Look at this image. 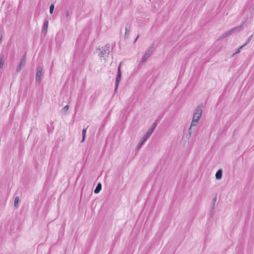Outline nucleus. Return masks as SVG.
Wrapping results in <instances>:
<instances>
[{
    "instance_id": "nucleus-1",
    "label": "nucleus",
    "mask_w": 254,
    "mask_h": 254,
    "mask_svg": "<svg viewBox=\"0 0 254 254\" xmlns=\"http://www.w3.org/2000/svg\"><path fill=\"white\" fill-rule=\"evenodd\" d=\"M202 112V110L201 109V107H200L199 106H197L193 113L192 120L191 121L190 127L189 129L190 136L191 135V129L192 127L195 126L197 125L200 117H201Z\"/></svg>"
},
{
    "instance_id": "nucleus-2",
    "label": "nucleus",
    "mask_w": 254,
    "mask_h": 254,
    "mask_svg": "<svg viewBox=\"0 0 254 254\" xmlns=\"http://www.w3.org/2000/svg\"><path fill=\"white\" fill-rule=\"evenodd\" d=\"M96 51H98L99 52L98 56L100 58H108L110 52V45L109 44H107L104 47L98 48Z\"/></svg>"
},
{
    "instance_id": "nucleus-3",
    "label": "nucleus",
    "mask_w": 254,
    "mask_h": 254,
    "mask_svg": "<svg viewBox=\"0 0 254 254\" xmlns=\"http://www.w3.org/2000/svg\"><path fill=\"white\" fill-rule=\"evenodd\" d=\"M153 48H154V45L150 46L147 50L146 51L145 53H144L141 61V63L142 64L145 63L146 60L149 58V57L150 56V55L152 54L153 51Z\"/></svg>"
},
{
    "instance_id": "nucleus-4",
    "label": "nucleus",
    "mask_w": 254,
    "mask_h": 254,
    "mask_svg": "<svg viewBox=\"0 0 254 254\" xmlns=\"http://www.w3.org/2000/svg\"><path fill=\"white\" fill-rule=\"evenodd\" d=\"M121 64H122V63H121L118 66V71H117L115 87V92H116L118 89V86H119V84L120 82L121 78V75H122L121 74Z\"/></svg>"
},
{
    "instance_id": "nucleus-5",
    "label": "nucleus",
    "mask_w": 254,
    "mask_h": 254,
    "mask_svg": "<svg viewBox=\"0 0 254 254\" xmlns=\"http://www.w3.org/2000/svg\"><path fill=\"white\" fill-rule=\"evenodd\" d=\"M150 130H147L146 133L143 135V136L142 137L141 139L138 143L136 149H139L142 145L143 144L144 142L150 137V136L151 135V133H150Z\"/></svg>"
},
{
    "instance_id": "nucleus-6",
    "label": "nucleus",
    "mask_w": 254,
    "mask_h": 254,
    "mask_svg": "<svg viewBox=\"0 0 254 254\" xmlns=\"http://www.w3.org/2000/svg\"><path fill=\"white\" fill-rule=\"evenodd\" d=\"M43 68L41 66H38L36 74V81L40 83L42 80Z\"/></svg>"
},
{
    "instance_id": "nucleus-7",
    "label": "nucleus",
    "mask_w": 254,
    "mask_h": 254,
    "mask_svg": "<svg viewBox=\"0 0 254 254\" xmlns=\"http://www.w3.org/2000/svg\"><path fill=\"white\" fill-rule=\"evenodd\" d=\"M48 27V21L47 20H46L43 24V28H42V33L44 34V35H46L47 32V29Z\"/></svg>"
},
{
    "instance_id": "nucleus-8",
    "label": "nucleus",
    "mask_w": 254,
    "mask_h": 254,
    "mask_svg": "<svg viewBox=\"0 0 254 254\" xmlns=\"http://www.w3.org/2000/svg\"><path fill=\"white\" fill-rule=\"evenodd\" d=\"M242 26H243V25H240L238 26L235 27L233 28L232 29H231V30L232 33H234V32H240L241 30Z\"/></svg>"
},
{
    "instance_id": "nucleus-9",
    "label": "nucleus",
    "mask_w": 254,
    "mask_h": 254,
    "mask_svg": "<svg viewBox=\"0 0 254 254\" xmlns=\"http://www.w3.org/2000/svg\"><path fill=\"white\" fill-rule=\"evenodd\" d=\"M222 171L221 170H218L215 174L216 179L217 180H220L222 178Z\"/></svg>"
},
{
    "instance_id": "nucleus-10",
    "label": "nucleus",
    "mask_w": 254,
    "mask_h": 254,
    "mask_svg": "<svg viewBox=\"0 0 254 254\" xmlns=\"http://www.w3.org/2000/svg\"><path fill=\"white\" fill-rule=\"evenodd\" d=\"M101 189H102V185L101 183H98L95 188V189L94 190V193L97 194V193H98L100 190H101Z\"/></svg>"
},
{
    "instance_id": "nucleus-11",
    "label": "nucleus",
    "mask_w": 254,
    "mask_h": 254,
    "mask_svg": "<svg viewBox=\"0 0 254 254\" xmlns=\"http://www.w3.org/2000/svg\"><path fill=\"white\" fill-rule=\"evenodd\" d=\"M26 63V54L21 59L19 65L24 66Z\"/></svg>"
},
{
    "instance_id": "nucleus-12",
    "label": "nucleus",
    "mask_w": 254,
    "mask_h": 254,
    "mask_svg": "<svg viewBox=\"0 0 254 254\" xmlns=\"http://www.w3.org/2000/svg\"><path fill=\"white\" fill-rule=\"evenodd\" d=\"M4 61V57L3 55H1L0 56V68H2L3 66Z\"/></svg>"
},
{
    "instance_id": "nucleus-13",
    "label": "nucleus",
    "mask_w": 254,
    "mask_h": 254,
    "mask_svg": "<svg viewBox=\"0 0 254 254\" xmlns=\"http://www.w3.org/2000/svg\"><path fill=\"white\" fill-rule=\"evenodd\" d=\"M216 200V197H214L213 199V202H212V203L211 204V209H212V211H211V212L210 213L211 215L212 216V213H213V209L214 208V207H215V201Z\"/></svg>"
},
{
    "instance_id": "nucleus-14",
    "label": "nucleus",
    "mask_w": 254,
    "mask_h": 254,
    "mask_svg": "<svg viewBox=\"0 0 254 254\" xmlns=\"http://www.w3.org/2000/svg\"><path fill=\"white\" fill-rule=\"evenodd\" d=\"M156 125H157L156 123H154L152 124V127L150 128H149V129H148L147 130H150L151 131L150 133L152 134V132H153L155 128L156 127Z\"/></svg>"
},
{
    "instance_id": "nucleus-15",
    "label": "nucleus",
    "mask_w": 254,
    "mask_h": 254,
    "mask_svg": "<svg viewBox=\"0 0 254 254\" xmlns=\"http://www.w3.org/2000/svg\"><path fill=\"white\" fill-rule=\"evenodd\" d=\"M86 128H83V130H82V140H81V142H83L84 139H85V135H86Z\"/></svg>"
},
{
    "instance_id": "nucleus-16",
    "label": "nucleus",
    "mask_w": 254,
    "mask_h": 254,
    "mask_svg": "<svg viewBox=\"0 0 254 254\" xmlns=\"http://www.w3.org/2000/svg\"><path fill=\"white\" fill-rule=\"evenodd\" d=\"M19 200V198L18 196H16L14 198V205L15 207H16L17 206Z\"/></svg>"
},
{
    "instance_id": "nucleus-17",
    "label": "nucleus",
    "mask_w": 254,
    "mask_h": 254,
    "mask_svg": "<svg viewBox=\"0 0 254 254\" xmlns=\"http://www.w3.org/2000/svg\"><path fill=\"white\" fill-rule=\"evenodd\" d=\"M126 31L125 33V38H127L128 37L129 30L128 29L127 27H126L125 28Z\"/></svg>"
},
{
    "instance_id": "nucleus-18",
    "label": "nucleus",
    "mask_w": 254,
    "mask_h": 254,
    "mask_svg": "<svg viewBox=\"0 0 254 254\" xmlns=\"http://www.w3.org/2000/svg\"><path fill=\"white\" fill-rule=\"evenodd\" d=\"M246 46L244 44L243 45H242V46H241L239 49H237V50L236 51V52L234 54V55L235 54H238L240 52L241 50L245 47Z\"/></svg>"
},
{
    "instance_id": "nucleus-19",
    "label": "nucleus",
    "mask_w": 254,
    "mask_h": 254,
    "mask_svg": "<svg viewBox=\"0 0 254 254\" xmlns=\"http://www.w3.org/2000/svg\"><path fill=\"white\" fill-rule=\"evenodd\" d=\"M253 37V35H251V36H250V37L248 38V39H247V40L246 42V43L244 44V45L245 46H246L251 41V40H252Z\"/></svg>"
},
{
    "instance_id": "nucleus-20",
    "label": "nucleus",
    "mask_w": 254,
    "mask_h": 254,
    "mask_svg": "<svg viewBox=\"0 0 254 254\" xmlns=\"http://www.w3.org/2000/svg\"><path fill=\"white\" fill-rule=\"evenodd\" d=\"M54 9V4H51L50 6V13L52 14Z\"/></svg>"
},
{
    "instance_id": "nucleus-21",
    "label": "nucleus",
    "mask_w": 254,
    "mask_h": 254,
    "mask_svg": "<svg viewBox=\"0 0 254 254\" xmlns=\"http://www.w3.org/2000/svg\"><path fill=\"white\" fill-rule=\"evenodd\" d=\"M232 33V32L231 31V30H230L225 32L224 33V34L225 35V36L226 37H228V36H230Z\"/></svg>"
},
{
    "instance_id": "nucleus-22",
    "label": "nucleus",
    "mask_w": 254,
    "mask_h": 254,
    "mask_svg": "<svg viewBox=\"0 0 254 254\" xmlns=\"http://www.w3.org/2000/svg\"><path fill=\"white\" fill-rule=\"evenodd\" d=\"M68 109H69V106H68V105H66V106H65L63 108V111L64 113H65V112H66L68 110Z\"/></svg>"
},
{
    "instance_id": "nucleus-23",
    "label": "nucleus",
    "mask_w": 254,
    "mask_h": 254,
    "mask_svg": "<svg viewBox=\"0 0 254 254\" xmlns=\"http://www.w3.org/2000/svg\"><path fill=\"white\" fill-rule=\"evenodd\" d=\"M22 67V66L19 65L17 67V68L16 69V72H20V70H21Z\"/></svg>"
},
{
    "instance_id": "nucleus-24",
    "label": "nucleus",
    "mask_w": 254,
    "mask_h": 254,
    "mask_svg": "<svg viewBox=\"0 0 254 254\" xmlns=\"http://www.w3.org/2000/svg\"><path fill=\"white\" fill-rule=\"evenodd\" d=\"M69 12L68 10H66L65 12V17L66 18H67L69 16Z\"/></svg>"
},
{
    "instance_id": "nucleus-25",
    "label": "nucleus",
    "mask_w": 254,
    "mask_h": 254,
    "mask_svg": "<svg viewBox=\"0 0 254 254\" xmlns=\"http://www.w3.org/2000/svg\"><path fill=\"white\" fill-rule=\"evenodd\" d=\"M225 37H226L225 36V35H224V33H223L222 35H221L220 36V37L219 38V39H219V40L223 39L225 38Z\"/></svg>"
},
{
    "instance_id": "nucleus-26",
    "label": "nucleus",
    "mask_w": 254,
    "mask_h": 254,
    "mask_svg": "<svg viewBox=\"0 0 254 254\" xmlns=\"http://www.w3.org/2000/svg\"><path fill=\"white\" fill-rule=\"evenodd\" d=\"M138 37H139V35H137V36L136 38L135 39V41H134V42H136V41L137 39L138 38Z\"/></svg>"
},
{
    "instance_id": "nucleus-27",
    "label": "nucleus",
    "mask_w": 254,
    "mask_h": 254,
    "mask_svg": "<svg viewBox=\"0 0 254 254\" xmlns=\"http://www.w3.org/2000/svg\"><path fill=\"white\" fill-rule=\"evenodd\" d=\"M2 39V35L0 34V41Z\"/></svg>"
}]
</instances>
